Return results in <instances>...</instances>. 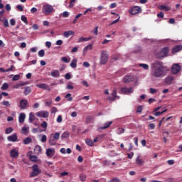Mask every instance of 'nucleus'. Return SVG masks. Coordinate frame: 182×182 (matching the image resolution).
I'll return each mask as SVG.
<instances>
[{"instance_id": "f257e3e1", "label": "nucleus", "mask_w": 182, "mask_h": 182, "mask_svg": "<svg viewBox=\"0 0 182 182\" xmlns=\"http://www.w3.org/2000/svg\"><path fill=\"white\" fill-rule=\"evenodd\" d=\"M151 76L153 77H164L166 76V67L163 65V63L160 61H154L151 65Z\"/></svg>"}, {"instance_id": "f03ea898", "label": "nucleus", "mask_w": 182, "mask_h": 182, "mask_svg": "<svg viewBox=\"0 0 182 182\" xmlns=\"http://www.w3.org/2000/svg\"><path fill=\"white\" fill-rule=\"evenodd\" d=\"M42 12L45 15H50V14L55 12V9H53L52 5L46 4L43 6Z\"/></svg>"}, {"instance_id": "7ed1b4c3", "label": "nucleus", "mask_w": 182, "mask_h": 182, "mask_svg": "<svg viewBox=\"0 0 182 182\" xmlns=\"http://www.w3.org/2000/svg\"><path fill=\"white\" fill-rule=\"evenodd\" d=\"M32 170L33 171L30 173V177H36L42 173V171L39 169V166L36 164L32 166Z\"/></svg>"}, {"instance_id": "20e7f679", "label": "nucleus", "mask_w": 182, "mask_h": 182, "mask_svg": "<svg viewBox=\"0 0 182 182\" xmlns=\"http://www.w3.org/2000/svg\"><path fill=\"white\" fill-rule=\"evenodd\" d=\"M109 60V55L105 51H102L100 57V63L102 65H106Z\"/></svg>"}, {"instance_id": "39448f33", "label": "nucleus", "mask_w": 182, "mask_h": 182, "mask_svg": "<svg viewBox=\"0 0 182 182\" xmlns=\"http://www.w3.org/2000/svg\"><path fill=\"white\" fill-rule=\"evenodd\" d=\"M10 157L11 159H18L19 157V148L16 147L10 151Z\"/></svg>"}, {"instance_id": "423d86ee", "label": "nucleus", "mask_w": 182, "mask_h": 182, "mask_svg": "<svg viewBox=\"0 0 182 182\" xmlns=\"http://www.w3.org/2000/svg\"><path fill=\"white\" fill-rule=\"evenodd\" d=\"M180 70H181V65H180V63H175L172 65L171 73H173V75H177Z\"/></svg>"}, {"instance_id": "0eeeda50", "label": "nucleus", "mask_w": 182, "mask_h": 182, "mask_svg": "<svg viewBox=\"0 0 182 182\" xmlns=\"http://www.w3.org/2000/svg\"><path fill=\"white\" fill-rule=\"evenodd\" d=\"M36 116H37V117H43V119H48V117H49V112L41 110L37 112L36 113Z\"/></svg>"}, {"instance_id": "6e6552de", "label": "nucleus", "mask_w": 182, "mask_h": 182, "mask_svg": "<svg viewBox=\"0 0 182 182\" xmlns=\"http://www.w3.org/2000/svg\"><path fill=\"white\" fill-rule=\"evenodd\" d=\"M140 12H141V8L138 6H134L129 10V14L131 15H137V14H140Z\"/></svg>"}, {"instance_id": "1a4fd4ad", "label": "nucleus", "mask_w": 182, "mask_h": 182, "mask_svg": "<svg viewBox=\"0 0 182 182\" xmlns=\"http://www.w3.org/2000/svg\"><path fill=\"white\" fill-rule=\"evenodd\" d=\"M134 92V88L133 87H122L121 88V93H123V95H132Z\"/></svg>"}, {"instance_id": "9d476101", "label": "nucleus", "mask_w": 182, "mask_h": 182, "mask_svg": "<svg viewBox=\"0 0 182 182\" xmlns=\"http://www.w3.org/2000/svg\"><path fill=\"white\" fill-rule=\"evenodd\" d=\"M112 124H113V121L107 122L104 123L102 124V126L99 127L97 128V132H100V130H106V129H109V127H110V126H112Z\"/></svg>"}, {"instance_id": "9b49d317", "label": "nucleus", "mask_w": 182, "mask_h": 182, "mask_svg": "<svg viewBox=\"0 0 182 182\" xmlns=\"http://www.w3.org/2000/svg\"><path fill=\"white\" fill-rule=\"evenodd\" d=\"M168 53V48H164L159 53H157V58H166Z\"/></svg>"}, {"instance_id": "f8f14e48", "label": "nucleus", "mask_w": 182, "mask_h": 182, "mask_svg": "<svg viewBox=\"0 0 182 182\" xmlns=\"http://www.w3.org/2000/svg\"><path fill=\"white\" fill-rule=\"evenodd\" d=\"M117 99H119V97H117V91H116V90H113L111 95L107 97V100L114 102Z\"/></svg>"}, {"instance_id": "ddd939ff", "label": "nucleus", "mask_w": 182, "mask_h": 182, "mask_svg": "<svg viewBox=\"0 0 182 182\" xmlns=\"http://www.w3.org/2000/svg\"><path fill=\"white\" fill-rule=\"evenodd\" d=\"M19 107L21 110H25L28 107V100L26 99H23L20 100Z\"/></svg>"}, {"instance_id": "4468645a", "label": "nucleus", "mask_w": 182, "mask_h": 182, "mask_svg": "<svg viewBox=\"0 0 182 182\" xmlns=\"http://www.w3.org/2000/svg\"><path fill=\"white\" fill-rule=\"evenodd\" d=\"M124 83H130V82L134 81V77L133 75H127L123 79Z\"/></svg>"}, {"instance_id": "2eb2a0df", "label": "nucleus", "mask_w": 182, "mask_h": 182, "mask_svg": "<svg viewBox=\"0 0 182 182\" xmlns=\"http://www.w3.org/2000/svg\"><path fill=\"white\" fill-rule=\"evenodd\" d=\"M7 140L8 141L12 142L18 141V135L16 134H13L7 137Z\"/></svg>"}, {"instance_id": "dca6fc26", "label": "nucleus", "mask_w": 182, "mask_h": 182, "mask_svg": "<svg viewBox=\"0 0 182 182\" xmlns=\"http://www.w3.org/2000/svg\"><path fill=\"white\" fill-rule=\"evenodd\" d=\"M38 89H44V90H48V92H50V87L49 85H47L46 84H38L36 85Z\"/></svg>"}, {"instance_id": "f3484780", "label": "nucleus", "mask_w": 182, "mask_h": 182, "mask_svg": "<svg viewBox=\"0 0 182 182\" xmlns=\"http://www.w3.org/2000/svg\"><path fill=\"white\" fill-rule=\"evenodd\" d=\"M135 163L137 164V166H143L145 163V161L143 159H140V155H138L135 160Z\"/></svg>"}, {"instance_id": "a211bd4d", "label": "nucleus", "mask_w": 182, "mask_h": 182, "mask_svg": "<svg viewBox=\"0 0 182 182\" xmlns=\"http://www.w3.org/2000/svg\"><path fill=\"white\" fill-rule=\"evenodd\" d=\"M21 134H25L26 136H28L29 134V127L28 126H23L21 130Z\"/></svg>"}, {"instance_id": "6ab92c4d", "label": "nucleus", "mask_w": 182, "mask_h": 182, "mask_svg": "<svg viewBox=\"0 0 182 182\" xmlns=\"http://www.w3.org/2000/svg\"><path fill=\"white\" fill-rule=\"evenodd\" d=\"M173 80H174V77L172 76H168L164 80L165 85H171L173 83Z\"/></svg>"}, {"instance_id": "aec40b11", "label": "nucleus", "mask_w": 182, "mask_h": 182, "mask_svg": "<svg viewBox=\"0 0 182 182\" xmlns=\"http://www.w3.org/2000/svg\"><path fill=\"white\" fill-rule=\"evenodd\" d=\"M46 156H48V157H52V156L55 154V149L53 148L48 149L46 150Z\"/></svg>"}, {"instance_id": "412c9836", "label": "nucleus", "mask_w": 182, "mask_h": 182, "mask_svg": "<svg viewBox=\"0 0 182 182\" xmlns=\"http://www.w3.org/2000/svg\"><path fill=\"white\" fill-rule=\"evenodd\" d=\"M28 85V82H20L15 85H14L13 88L14 89H19V87H21V86H26Z\"/></svg>"}, {"instance_id": "4be33fe9", "label": "nucleus", "mask_w": 182, "mask_h": 182, "mask_svg": "<svg viewBox=\"0 0 182 182\" xmlns=\"http://www.w3.org/2000/svg\"><path fill=\"white\" fill-rule=\"evenodd\" d=\"M25 119H26V115L25 114V113H20L18 116L19 123H23L25 122Z\"/></svg>"}, {"instance_id": "5701e85b", "label": "nucleus", "mask_w": 182, "mask_h": 182, "mask_svg": "<svg viewBox=\"0 0 182 182\" xmlns=\"http://www.w3.org/2000/svg\"><path fill=\"white\" fill-rule=\"evenodd\" d=\"M50 75L52 77H59V76H60V73L58 70H54L51 72Z\"/></svg>"}, {"instance_id": "b1692460", "label": "nucleus", "mask_w": 182, "mask_h": 182, "mask_svg": "<svg viewBox=\"0 0 182 182\" xmlns=\"http://www.w3.org/2000/svg\"><path fill=\"white\" fill-rule=\"evenodd\" d=\"M180 50H182V46L178 45L172 49V53H177V52H180Z\"/></svg>"}, {"instance_id": "393cba45", "label": "nucleus", "mask_w": 182, "mask_h": 182, "mask_svg": "<svg viewBox=\"0 0 182 182\" xmlns=\"http://www.w3.org/2000/svg\"><path fill=\"white\" fill-rule=\"evenodd\" d=\"M34 153L36 154H41L42 153V147L39 145L36 146L34 148Z\"/></svg>"}, {"instance_id": "a878e982", "label": "nucleus", "mask_w": 182, "mask_h": 182, "mask_svg": "<svg viewBox=\"0 0 182 182\" xmlns=\"http://www.w3.org/2000/svg\"><path fill=\"white\" fill-rule=\"evenodd\" d=\"M70 68L75 69L76 66H77V60L76 58H73L70 64Z\"/></svg>"}, {"instance_id": "bb28decb", "label": "nucleus", "mask_w": 182, "mask_h": 182, "mask_svg": "<svg viewBox=\"0 0 182 182\" xmlns=\"http://www.w3.org/2000/svg\"><path fill=\"white\" fill-rule=\"evenodd\" d=\"M72 35H75V32H73L72 31H65L63 33L64 38H69Z\"/></svg>"}, {"instance_id": "cd10ccee", "label": "nucleus", "mask_w": 182, "mask_h": 182, "mask_svg": "<svg viewBox=\"0 0 182 182\" xmlns=\"http://www.w3.org/2000/svg\"><path fill=\"white\" fill-rule=\"evenodd\" d=\"M36 119V117H35V114H33V112H30L29 118H28L29 123H33Z\"/></svg>"}, {"instance_id": "c85d7f7f", "label": "nucleus", "mask_w": 182, "mask_h": 182, "mask_svg": "<svg viewBox=\"0 0 182 182\" xmlns=\"http://www.w3.org/2000/svg\"><path fill=\"white\" fill-rule=\"evenodd\" d=\"M48 141H49V144L50 146H56V143L58 141L56 139H55L53 136H50Z\"/></svg>"}, {"instance_id": "c756f323", "label": "nucleus", "mask_w": 182, "mask_h": 182, "mask_svg": "<svg viewBox=\"0 0 182 182\" xmlns=\"http://www.w3.org/2000/svg\"><path fill=\"white\" fill-rule=\"evenodd\" d=\"M50 137H53L54 140H59V138L60 137V133L59 132H55V134H51L50 135Z\"/></svg>"}, {"instance_id": "7c9ffc66", "label": "nucleus", "mask_w": 182, "mask_h": 182, "mask_svg": "<svg viewBox=\"0 0 182 182\" xmlns=\"http://www.w3.org/2000/svg\"><path fill=\"white\" fill-rule=\"evenodd\" d=\"M159 9H160V11H170V7L164 5H160L159 6Z\"/></svg>"}, {"instance_id": "2f4dec72", "label": "nucleus", "mask_w": 182, "mask_h": 182, "mask_svg": "<svg viewBox=\"0 0 182 182\" xmlns=\"http://www.w3.org/2000/svg\"><path fill=\"white\" fill-rule=\"evenodd\" d=\"M69 136H70V133H69V132L65 131L64 132L62 135H61V139H68V137H69Z\"/></svg>"}, {"instance_id": "473e14b6", "label": "nucleus", "mask_w": 182, "mask_h": 182, "mask_svg": "<svg viewBox=\"0 0 182 182\" xmlns=\"http://www.w3.org/2000/svg\"><path fill=\"white\" fill-rule=\"evenodd\" d=\"M31 92H32V90H31V87H26L24 88L25 96H28V95H29V93H31Z\"/></svg>"}, {"instance_id": "72a5a7b5", "label": "nucleus", "mask_w": 182, "mask_h": 182, "mask_svg": "<svg viewBox=\"0 0 182 182\" xmlns=\"http://www.w3.org/2000/svg\"><path fill=\"white\" fill-rule=\"evenodd\" d=\"M92 44H89L84 48L83 53H86V52H87V50H92Z\"/></svg>"}, {"instance_id": "f704fd0d", "label": "nucleus", "mask_w": 182, "mask_h": 182, "mask_svg": "<svg viewBox=\"0 0 182 182\" xmlns=\"http://www.w3.org/2000/svg\"><path fill=\"white\" fill-rule=\"evenodd\" d=\"M23 144H30V143H32V139L27 137L23 140Z\"/></svg>"}, {"instance_id": "c9c22d12", "label": "nucleus", "mask_w": 182, "mask_h": 182, "mask_svg": "<svg viewBox=\"0 0 182 182\" xmlns=\"http://www.w3.org/2000/svg\"><path fill=\"white\" fill-rule=\"evenodd\" d=\"M61 60L64 63H69L70 62V57H62Z\"/></svg>"}, {"instance_id": "e433bc0d", "label": "nucleus", "mask_w": 182, "mask_h": 182, "mask_svg": "<svg viewBox=\"0 0 182 182\" xmlns=\"http://www.w3.org/2000/svg\"><path fill=\"white\" fill-rule=\"evenodd\" d=\"M85 143L86 144H87V146H90V147L93 146V141H92V139H85Z\"/></svg>"}, {"instance_id": "4c0bfd02", "label": "nucleus", "mask_w": 182, "mask_h": 182, "mask_svg": "<svg viewBox=\"0 0 182 182\" xmlns=\"http://www.w3.org/2000/svg\"><path fill=\"white\" fill-rule=\"evenodd\" d=\"M8 87H9V84H8V83H6V82H4V83L2 85L1 89V90H8Z\"/></svg>"}, {"instance_id": "58836bf2", "label": "nucleus", "mask_w": 182, "mask_h": 182, "mask_svg": "<svg viewBox=\"0 0 182 182\" xmlns=\"http://www.w3.org/2000/svg\"><path fill=\"white\" fill-rule=\"evenodd\" d=\"M29 159L31 161L35 162L38 161V157L35 155H30Z\"/></svg>"}, {"instance_id": "ea45409f", "label": "nucleus", "mask_w": 182, "mask_h": 182, "mask_svg": "<svg viewBox=\"0 0 182 182\" xmlns=\"http://www.w3.org/2000/svg\"><path fill=\"white\" fill-rule=\"evenodd\" d=\"M2 106H6V107H10L11 106V102L9 101H3L1 102Z\"/></svg>"}, {"instance_id": "a19ab883", "label": "nucleus", "mask_w": 182, "mask_h": 182, "mask_svg": "<svg viewBox=\"0 0 182 182\" xmlns=\"http://www.w3.org/2000/svg\"><path fill=\"white\" fill-rule=\"evenodd\" d=\"M139 65L140 66V68L144 69V70H149V65L141 63Z\"/></svg>"}, {"instance_id": "79ce46f5", "label": "nucleus", "mask_w": 182, "mask_h": 182, "mask_svg": "<svg viewBox=\"0 0 182 182\" xmlns=\"http://www.w3.org/2000/svg\"><path fill=\"white\" fill-rule=\"evenodd\" d=\"M47 140H48V137L46 136V135H41V143H46Z\"/></svg>"}, {"instance_id": "37998d69", "label": "nucleus", "mask_w": 182, "mask_h": 182, "mask_svg": "<svg viewBox=\"0 0 182 182\" xmlns=\"http://www.w3.org/2000/svg\"><path fill=\"white\" fill-rule=\"evenodd\" d=\"M70 96H72V94L68 93L67 95H65V98L68 99V102H72V100H73V98Z\"/></svg>"}, {"instance_id": "c03bdc74", "label": "nucleus", "mask_w": 182, "mask_h": 182, "mask_svg": "<svg viewBox=\"0 0 182 182\" xmlns=\"http://www.w3.org/2000/svg\"><path fill=\"white\" fill-rule=\"evenodd\" d=\"M45 106L46 107H50V106H52V100H49L48 101H46Z\"/></svg>"}, {"instance_id": "a18cd8bd", "label": "nucleus", "mask_w": 182, "mask_h": 182, "mask_svg": "<svg viewBox=\"0 0 182 182\" xmlns=\"http://www.w3.org/2000/svg\"><path fill=\"white\" fill-rule=\"evenodd\" d=\"M60 16H63V18H68L69 17V12L68 11H64L63 12Z\"/></svg>"}, {"instance_id": "49530a36", "label": "nucleus", "mask_w": 182, "mask_h": 182, "mask_svg": "<svg viewBox=\"0 0 182 182\" xmlns=\"http://www.w3.org/2000/svg\"><path fill=\"white\" fill-rule=\"evenodd\" d=\"M4 26H5V28H9V23L8 22V19H6V18H4Z\"/></svg>"}, {"instance_id": "de8ad7c7", "label": "nucleus", "mask_w": 182, "mask_h": 182, "mask_svg": "<svg viewBox=\"0 0 182 182\" xmlns=\"http://www.w3.org/2000/svg\"><path fill=\"white\" fill-rule=\"evenodd\" d=\"M14 132V128L12 127H9L6 129V134H11Z\"/></svg>"}, {"instance_id": "09e8293b", "label": "nucleus", "mask_w": 182, "mask_h": 182, "mask_svg": "<svg viewBox=\"0 0 182 182\" xmlns=\"http://www.w3.org/2000/svg\"><path fill=\"white\" fill-rule=\"evenodd\" d=\"M87 41H88V39L87 37H80L78 39V42H87Z\"/></svg>"}, {"instance_id": "8fccbe9b", "label": "nucleus", "mask_w": 182, "mask_h": 182, "mask_svg": "<svg viewBox=\"0 0 182 182\" xmlns=\"http://www.w3.org/2000/svg\"><path fill=\"white\" fill-rule=\"evenodd\" d=\"M21 21L26 23V25H28V18L25 16H21Z\"/></svg>"}, {"instance_id": "3c124183", "label": "nucleus", "mask_w": 182, "mask_h": 182, "mask_svg": "<svg viewBox=\"0 0 182 182\" xmlns=\"http://www.w3.org/2000/svg\"><path fill=\"white\" fill-rule=\"evenodd\" d=\"M21 79V75H15L13 78H12V80L14 82L16 81V80H19Z\"/></svg>"}, {"instance_id": "603ef678", "label": "nucleus", "mask_w": 182, "mask_h": 182, "mask_svg": "<svg viewBox=\"0 0 182 182\" xmlns=\"http://www.w3.org/2000/svg\"><path fill=\"white\" fill-rule=\"evenodd\" d=\"M76 1L77 0H70L69 8H73V6H75V3L76 2Z\"/></svg>"}, {"instance_id": "864d4df0", "label": "nucleus", "mask_w": 182, "mask_h": 182, "mask_svg": "<svg viewBox=\"0 0 182 182\" xmlns=\"http://www.w3.org/2000/svg\"><path fill=\"white\" fill-rule=\"evenodd\" d=\"M38 56H40V58H43V56H45V50H41L38 51Z\"/></svg>"}, {"instance_id": "5fc2aeb1", "label": "nucleus", "mask_w": 182, "mask_h": 182, "mask_svg": "<svg viewBox=\"0 0 182 182\" xmlns=\"http://www.w3.org/2000/svg\"><path fill=\"white\" fill-rule=\"evenodd\" d=\"M41 127H43V129H47L48 127V122H46V121H43L41 124Z\"/></svg>"}, {"instance_id": "6e6d98bb", "label": "nucleus", "mask_w": 182, "mask_h": 182, "mask_svg": "<svg viewBox=\"0 0 182 182\" xmlns=\"http://www.w3.org/2000/svg\"><path fill=\"white\" fill-rule=\"evenodd\" d=\"M99 139H103V135H100L94 139L93 143H97V141H99Z\"/></svg>"}, {"instance_id": "4d7b16f0", "label": "nucleus", "mask_w": 182, "mask_h": 182, "mask_svg": "<svg viewBox=\"0 0 182 182\" xmlns=\"http://www.w3.org/2000/svg\"><path fill=\"white\" fill-rule=\"evenodd\" d=\"M122 133H124V128H118L117 134H122Z\"/></svg>"}, {"instance_id": "13d9d810", "label": "nucleus", "mask_w": 182, "mask_h": 182, "mask_svg": "<svg viewBox=\"0 0 182 182\" xmlns=\"http://www.w3.org/2000/svg\"><path fill=\"white\" fill-rule=\"evenodd\" d=\"M80 181H85L86 180V175L81 174L80 175Z\"/></svg>"}, {"instance_id": "bf43d9fd", "label": "nucleus", "mask_w": 182, "mask_h": 182, "mask_svg": "<svg viewBox=\"0 0 182 182\" xmlns=\"http://www.w3.org/2000/svg\"><path fill=\"white\" fill-rule=\"evenodd\" d=\"M65 79H66L67 80H70V79H72V75H70V74L69 73H66L65 75Z\"/></svg>"}, {"instance_id": "052dcab7", "label": "nucleus", "mask_w": 182, "mask_h": 182, "mask_svg": "<svg viewBox=\"0 0 182 182\" xmlns=\"http://www.w3.org/2000/svg\"><path fill=\"white\" fill-rule=\"evenodd\" d=\"M143 112V106H139L136 109V113H141Z\"/></svg>"}, {"instance_id": "680f3d73", "label": "nucleus", "mask_w": 182, "mask_h": 182, "mask_svg": "<svg viewBox=\"0 0 182 182\" xmlns=\"http://www.w3.org/2000/svg\"><path fill=\"white\" fill-rule=\"evenodd\" d=\"M58 112V109L55 107H52L50 109V113L55 114Z\"/></svg>"}, {"instance_id": "e2e57ef3", "label": "nucleus", "mask_w": 182, "mask_h": 182, "mask_svg": "<svg viewBox=\"0 0 182 182\" xmlns=\"http://www.w3.org/2000/svg\"><path fill=\"white\" fill-rule=\"evenodd\" d=\"M134 156V152H131V153H128L127 154L128 159H133Z\"/></svg>"}, {"instance_id": "0e129e2a", "label": "nucleus", "mask_w": 182, "mask_h": 182, "mask_svg": "<svg viewBox=\"0 0 182 182\" xmlns=\"http://www.w3.org/2000/svg\"><path fill=\"white\" fill-rule=\"evenodd\" d=\"M109 182H120V179H119L117 178H114L109 180Z\"/></svg>"}, {"instance_id": "69168bd1", "label": "nucleus", "mask_w": 182, "mask_h": 182, "mask_svg": "<svg viewBox=\"0 0 182 182\" xmlns=\"http://www.w3.org/2000/svg\"><path fill=\"white\" fill-rule=\"evenodd\" d=\"M56 45L60 46V45H63V41L62 40H58L55 43Z\"/></svg>"}, {"instance_id": "338daca9", "label": "nucleus", "mask_w": 182, "mask_h": 182, "mask_svg": "<svg viewBox=\"0 0 182 182\" xmlns=\"http://www.w3.org/2000/svg\"><path fill=\"white\" fill-rule=\"evenodd\" d=\"M82 65L84 66V68H89L90 66V64L88 62H84L82 63Z\"/></svg>"}, {"instance_id": "774afa93", "label": "nucleus", "mask_w": 182, "mask_h": 182, "mask_svg": "<svg viewBox=\"0 0 182 182\" xmlns=\"http://www.w3.org/2000/svg\"><path fill=\"white\" fill-rule=\"evenodd\" d=\"M57 122H58V123H62V115H59V116L57 117Z\"/></svg>"}]
</instances>
